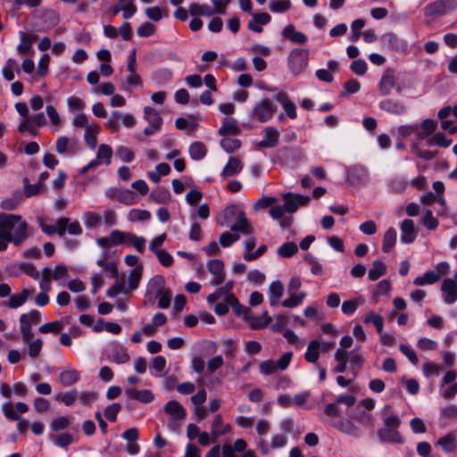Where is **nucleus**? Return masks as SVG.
<instances>
[{"mask_svg": "<svg viewBox=\"0 0 457 457\" xmlns=\"http://www.w3.org/2000/svg\"><path fill=\"white\" fill-rule=\"evenodd\" d=\"M309 52L305 49H293L288 55V66L295 74H300L308 66Z\"/></svg>", "mask_w": 457, "mask_h": 457, "instance_id": "obj_1", "label": "nucleus"}, {"mask_svg": "<svg viewBox=\"0 0 457 457\" xmlns=\"http://www.w3.org/2000/svg\"><path fill=\"white\" fill-rule=\"evenodd\" d=\"M456 8V0H436L425 7L424 13L428 17L441 16L454 11Z\"/></svg>", "mask_w": 457, "mask_h": 457, "instance_id": "obj_2", "label": "nucleus"}, {"mask_svg": "<svg viewBox=\"0 0 457 457\" xmlns=\"http://www.w3.org/2000/svg\"><path fill=\"white\" fill-rule=\"evenodd\" d=\"M276 112V106L270 99H263L257 103L253 109V119L260 121L266 122L270 120Z\"/></svg>", "mask_w": 457, "mask_h": 457, "instance_id": "obj_3", "label": "nucleus"}, {"mask_svg": "<svg viewBox=\"0 0 457 457\" xmlns=\"http://www.w3.org/2000/svg\"><path fill=\"white\" fill-rule=\"evenodd\" d=\"M7 234L3 235L2 237L11 240L15 245H21L29 237L28 235V223L25 220H21L16 223L13 228H6Z\"/></svg>", "mask_w": 457, "mask_h": 457, "instance_id": "obj_4", "label": "nucleus"}, {"mask_svg": "<svg viewBox=\"0 0 457 457\" xmlns=\"http://www.w3.org/2000/svg\"><path fill=\"white\" fill-rule=\"evenodd\" d=\"M21 220V215L4 213L0 217V252L7 248L8 243L11 240L2 237L3 235L7 234L6 228H13L18 221Z\"/></svg>", "mask_w": 457, "mask_h": 457, "instance_id": "obj_5", "label": "nucleus"}, {"mask_svg": "<svg viewBox=\"0 0 457 457\" xmlns=\"http://www.w3.org/2000/svg\"><path fill=\"white\" fill-rule=\"evenodd\" d=\"M29 411V405L25 403L19 402L13 404L12 402L4 403L2 405V411L4 417L9 420H20V414L26 413Z\"/></svg>", "mask_w": 457, "mask_h": 457, "instance_id": "obj_6", "label": "nucleus"}, {"mask_svg": "<svg viewBox=\"0 0 457 457\" xmlns=\"http://www.w3.org/2000/svg\"><path fill=\"white\" fill-rule=\"evenodd\" d=\"M207 270L213 276L212 279L210 281L212 286H220L225 281L226 274L224 271V263L221 260L214 259L209 261Z\"/></svg>", "mask_w": 457, "mask_h": 457, "instance_id": "obj_7", "label": "nucleus"}, {"mask_svg": "<svg viewBox=\"0 0 457 457\" xmlns=\"http://www.w3.org/2000/svg\"><path fill=\"white\" fill-rule=\"evenodd\" d=\"M285 202L284 208L287 212H295L299 206H304L311 201L310 196H304L302 195H295L293 193H287L283 195Z\"/></svg>", "mask_w": 457, "mask_h": 457, "instance_id": "obj_8", "label": "nucleus"}, {"mask_svg": "<svg viewBox=\"0 0 457 457\" xmlns=\"http://www.w3.org/2000/svg\"><path fill=\"white\" fill-rule=\"evenodd\" d=\"M106 357L109 361L117 364H124L129 361L130 355L121 345L113 344L106 350Z\"/></svg>", "mask_w": 457, "mask_h": 457, "instance_id": "obj_9", "label": "nucleus"}, {"mask_svg": "<svg viewBox=\"0 0 457 457\" xmlns=\"http://www.w3.org/2000/svg\"><path fill=\"white\" fill-rule=\"evenodd\" d=\"M125 395L129 399L137 400L142 403H149L154 399V395L149 389L125 388Z\"/></svg>", "mask_w": 457, "mask_h": 457, "instance_id": "obj_10", "label": "nucleus"}, {"mask_svg": "<svg viewBox=\"0 0 457 457\" xmlns=\"http://www.w3.org/2000/svg\"><path fill=\"white\" fill-rule=\"evenodd\" d=\"M378 436L382 442L403 444V438L396 428L383 427L378 430Z\"/></svg>", "mask_w": 457, "mask_h": 457, "instance_id": "obj_11", "label": "nucleus"}, {"mask_svg": "<svg viewBox=\"0 0 457 457\" xmlns=\"http://www.w3.org/2000/svg\"><path fill=\"white\" fill-rule=\"evenodd\" d=\"M444 294V301L452 304L457 301V283L452 278H445L441 286Z\"/></svg>", "mask_w": 457, "mask_h": 457, "instance_id": "obj_12", "label": "nucleus"}, {"mask_svg": "<svg viewBox=\"0 0 457 457\" xmlns=\"http://www.w3.org/2000/svg\"><path fill=\"white\" fill-rule=\"evenodd\" d=\"M230 230L232 232H240L244 235H251L253 233V228L245 217L244 212L237 213L236 222L231 225Z\"/></svg>", "mask_w": 457, "mask_h": 457, "instance_id": "obj_13", "label": "nucleus"}, {"mask_svg": "<svg viewBox=\"0 0 457 457\" xmlns=\"http://www.w3.org/2000/svg\"><path fill=\"white\" fill-rule=\"evenodd\" d=\"M395 82L396 79L394 71L386 70L382 75V78L378 84L380 95H389L391 90L395 87Z\"/></svg>", "mask_w": 457, "mask_h": 457, "instance_id": "obj_14", "label": "nucleus"}, {"mask_svg": "<svg viewBox=\"0 0 457 457\" xmlns=\"http://www.w3.org/2000/svg\"><path fill=\"white\" fill-rule=\"evenodd\" d=\"M164 411L175 420H183L187 416L185 408L176 400L169 401L164 406Z\"/></svg>", "mask_w": 457, "mask_h": 457, "instance_id": "obj_15", "label": "nucleus"}, {"mask_svg": "<svg viewBox=\"0 0 457 457\" xmlns=\"http://www.w3.org/2000/svg\"><path fill=\"white\" fill-rule=\"evenodd\" d=\"M379 108L386 112L401 115L406 112L403 103L395 99H385L379 103Z\"/></svg>", "mask_w": 457, "mask_h": 457, "instance_id": "obj_16", "label": "nucleus"}, {"mask_svg": "<svg viewBox=\"0 0 457 457\" xmlns=\"http://www.w3.org/2000/svg\"><path fill=\"white\" fill-rule=\"evenodd\" d=\"M416 238L414 221L410 219L403 220L401 223V241L404 244H411Z\"/></svg>", "mask_w": 457, "mask_h": 457, "instance_id": "obj_17", "label": "nucleus"}, {"mask_svg": "<svg viewBox=\"0 0 457 457\" xmlns=\"http://www.w3.org/2000/svg\"><path fill=\"white\" fill-rule=\"evenodd\" d=\"M263 140L259 144L260 147H275L278 144L279 132L273 127H267L262 131Z\"/></svg>", "mask_w": 457, "mask_h": 457, "instance_id": "obj_18", "label": "nucleus"}, {"mask_svg": "<svg viewBox=\"0 0 457 457\" xmlns=\"http://www.w3.org/2000/svg\"><path fill=\"white\" fill-rule=\"evenodd\" d=\"M68 223V218L62 217L57 220L55 225H46L44 223L40 224L42 231L47 235H53L57 233L60 237H62L66 232V227Z\"/></svg>", "mask_w": 457, "mask_h": 457, "instance_id": "obj_19", "label": "nucleus"}, {"mask_svg": "<svg viewBox=\"0 0 457 457\" xmlns=\"http://www.w3.org/2000/svg\"><path fill=\"white\" fill-rule=\"evenodd\" d=\"M278 103L283 105V108L287 113V115L290 119H295L297 116L296 106L295 104L289 99L288 95L286 92H279L274 97Z\"/></svg>", "mask_w": 457, "mask_h": 457, "instance_id": "obj_20", "label": "nucleus"}, {"mask_svg": "<svg viewBox=\"0 0 457 457\" xmlns=\"http://www.w3.org/2000/svg\"><path fill=\"white\" fill-rule=\"evenodd\" d=\"M240 133V129L237 120L231 117H226L222 120V125L219 129V134L223 137L236 136Z\"/></svg>", "mask_w": 457, "mask_h": 457, "instance_id": "obj_21", "label": "nucleus"}, {"mask_svg": "<svg viewBox=\"0 0 457 457\" xmlns=\"http://www.w3.org/2000/svg\"><path fill=\"white\" fill-rule=\"evenodd\" d=\"M245 320L249 322L250 327L253 329H260L267 327L271 322V317L264 312L262 316H255L250 312Z\"/></svg>", "mask_w": 457, "mask_h": 457, "instance_id": "obj_22", "label": "nucleus"}, {"mask_svg": "<svg viewBox=\"0 0 457 457\" xmlns=\"http://www.w3.org/2000/svg\"><path fill=\"white\" fill-rule=\"evenodd\" d=\"M284 294V285L281 281H273L269 287V301L271 306L278 305Z\"/></svg>", "mask_w": 457, "mask_h": 457, "instance_id": "obj_23", "label": "nucleus"}, {"mask_svg": "<svg viewBox=\"0 0 457 457\" xmlns=\"http://www.w3.org/2000/svg\"><path fill=\"white\" fill-rule=\"evenodd\" d=\"M243 165L240 160L237 157H229L227 164L223 168L220 176L223 179L232 177L238 174L242 170Z\"/></svg>", "mask_w": 457, "mask_h": 457, "instance_id": "obj_24", "label": "nucleus"}, {"mask_svg": "<svg viewBox=\"0 0 457 457\" xmlns=\"http://www.w3.org/2000/svg\"><path fill=\"white\" fill-rule=\"evenodd\" d=\"M330 424L332 427H334L340 432L353 436H357L358 434L357 427L352 421L345 418H341L338 420H333L330 422Z\"/></svg>", "mask_w": 457, "mask_h": 457, "instance_id": "obj_25", "label": "nucleus"}, {"mask_svg": "<svg viewBox=\"0 0 457 457\" xmlns=\"http://www.w3.org/2000/svg\"><path fill=\"white\" fill-rule=\"evenodd\" d=\"M80 373L75 369H69L60 373L59 382L63 386H71L79 381Z\"/></svg>", "mask_w": 457, "mask_h": 457, "instance_id": "obj_26", "label": "nucleus"}, {"mask_svg": "<svg viewBox=\"0 0 457 457\" xmlns=\"http://www.w3.org/2000/svg\"><path fill=\"white\" fill-rule=\"evenodd\" d=\"M75 142L71 141L68 137L62 136L57 138L55 150L59 154H65L75 152Z\"/></svg>", "mask_w": 457, "mask_h": 457, "instance_id": "obj_27", "label": "nucleus"}, {"mask_svg": "<svg viewBox=\"0 0 457 457\" xmlns=\"http://www.w3.org/2000/svg\"><path fill=\"white\" fill-rule=\"evenodd\" d=\"M36 39V35H23L21 38L20 45L17 46L18 53L23 55L30 54L32 51V45Z\"/></svg>", "mask_w": 457, "mask_h": 457, "instance_id": "obj_28", "label": "nucleus"}, {"mask_svg": "<svg viewBox=\"0 0 457 457\" xmlns=\"http://www.w3.org/2000/svg\"><path fill=\"white\" fill-rule=\"evenodd\" d=\"M144 118L150 123V125L154 126L155 129L162 128V119L155 109L149 106L145 107Z\"/></svg>", "mask_w": 457, "mask_h": 457, "instance_id": "obj_29", "label": "nucleus"}, {"mask_svg": "<svg viewBox=\"0 0 457 457\" xmlns=\"http://www.w3.org/2000/svg\"><path fill=\"white\" fill-rule=\"evenodd\" d=\"M189 12L193 17L198 16H212L215 14V10L207 4H199L193 3L189 5Z\"/></svg>", "mask_w": 457, "mask_h": 457, "instance_id": "obj_30", "label": "nucleus"}, {"mask_svg": "<svg viewBox=\"0 0 457 457\" xmlns=\"http://www.w3.org/2000/svg\"><path fill=\"white\" fill-rule=\"evenodd\" d=\"M320 344L317 340H312L307 346V351L304 353V359L306 361L315 363L319 360Z\"/></svg>", "mask_w": 457, "mask_h": 457, "instance_id": "obj_31", "label": "nucleus"}, {"mask_svg": "<svg viewBox=\"0 0 457 457\" xmlns=\"http://www.w3.org/2000/svg\"><path fill=\"white\" fill-rule=\"evenodd\" d=\"M441 277L434 270H428L422 276L417 277L413 284L416 286H424L428 284H434L440 280Z\"/></svg>", "mask_w": 457, "mask_h": 457, "instance_id": "obj_32", "label": "nucleus"}, {"mask_svg": "<svg viewBox=\"0 0 457 457\" xmlns=\"http://www.w3.org/2000/svg\"><path fill=\"white\" fill-rule=\"evenodd\" d=\"M31 292L27 288L23 289L21 294L12 295L6 305L12 309L21 306L27 301Z\"/></svg>", "mask_w": 457, "mask_h": 457, "instance_id": "obj_33", "label": "nucleus"}, {"mask_svg": "<svg viewBox=\"0 0 457 457\" xmlns=\"http://www.w3.org/2000/svg\"><path fill=\"white\" fill-rule=\"evenodd\" d=\"M421 131L418 133L419 139H425L434 133L437 128V124L435 120L426 119L422 120L420 124Z\"/></svg>", "mask_w": 457, "mask_h": 457, "instance_id": "obj_34", "label": "nucleus"}, {"mask_svg": "<svg viewBox=\"0 0 457 457\" xmlns=\"http://www.w3.org/2000/svg\"><path fill=\"white\" fill-rule=\"evenodd\" d=\"M386 272V266L381 261H374L372 268L368 272V277L371 281L378 279Z\"/></svg>", "mask_w": 457, "mask_h": 457, "instance_id": "obj_35", "label": "nucleus"}, {"mask_svg": "<svg viewBox=\"0 0 457 457\" xmlns=\"http://www.w3.org/2000/svg\"><path fill=\"white\" fill-rule=\"evenodd\" d=\"M14 71L20 73L18 62L14 59H8L2 71L4 78L8 81L12 80L15 78Z\"/></svg>", "mask_w": 457, "mask_h": 457, "instance_id": "obj_36", "label": "nucleus"}, {"mask_svg": "<svg viewBox=\"0 0 457 457\" xmlns=\"http://www.w3.org/2000/svg\"><path fill=\"white\" fill-rule=\"evenodd\" d=\"M112 157V149L109 145L106 144H101L98 146L96 158L102 162L106 165H109L111 163Z\"/></svg>", "mask_w": 457, "mask_h": 457, "instance_id": "obj_37", "label": "nucleus"}, {"mask_svg": "<svg viewBox=\"0 0 457 457\" xmlns=\"http://www.w3.org/2000/svg\"><path fill=\"white\" fill-rule=\"evenodd\" d=\"M396 242V231L394 228H388L383 238L382 251L388 253L395 245Z\"/></svg>", "mask_w": 457, "mask_h": 457, "instance_id": "obj_38", "label": "nucleus"}, {"mask_svg": "<svg viewBox=\"0 0 457 457\" xmlns=\"http://www.w3.org/2000/svg\"><path fill=\"white\" fill-rule=\"evenodd\" d=\"M49 438L59 447L66 448L73 442V436L70 433H62L59 435H49Z\"/></svg>", "mask_w": 457, "mask_h": 457, "instance_id": "obj_39", "label": "nucleus"}, {"mask_svg": "<svg viewBox=\"0 0 457 457\" xmlns=\"http://www.w3.org/2000/svg\"><path fill=\"white\" fill-rule=\"evenodd\" d=\"M150 198L156 204H166L170 199V193L165 187H158L151 193Z\"/></svg>", "mask_w": 457, "mask_h": 457, "instance_id": "obj_40", "label": "nucleus"}, {"mask_svg": "<svg viewBox=\"0 0 457 457\" xmlns=\"http://www.w3.org/2000/svg\"><path fill=\"white\" fill-rule=\"evenodd\" d=\"M363 321L365 323H372L376 328L378 334H382L383 332V318L380 314H378L374 312H369L366 313Z\"/></svg>", "mask_w": 457, "mask_h": 457, "instance_id": "obj_41", "label": "nucleus"}, {"mask_svg": "<svg viewBox=\"0 0 457 457\" xmlns=\"http://www.w3.org/2000/svg\"><path fill=\"white\" fill-rule=\"evenodd\" d=\"M229 426H224L222 417L220 414L215 415L212 423V434L214 436H219L227 433Z\"/></svg>", "mask_w": 457, "mask_h": 457, "instance_id": "obj_42", "label": "nucleus"}, {"mask_svg": "<svg viewBox=\"0 0 457 457\" xmlns=\"http://www.w3.org/2000/svg\"><path fill=\"white\" fill-rule=\"evenodd\" d=\"M115 196L119 202L126 205H131L137 202L136 193L129 189L119 191Z\"/></svg>", "mask_w": 457, "mask_h": 457, "instance_id": "obj_43", "label": "nucleus"}, {"mask_svg": "<svg viewBox=\"0 0 457 457\" xmlns=\"http://www.w3.org/2000/svg\"><path fill=\"white\" fill-rule=\"evenodd\" d=\"M335 359L337 361V365L335 367V372L342 373L346 369L348 361V353L345 350L338 349L335 353Z\"/></svg>", "mask_w": 457, "mask_h": 457, "instance_id": "obj_44", "label": "nucleus"}, {"mask_svg": "<svg viewBox=\"0 0 457 457\" xmlns=\"http://www.w3.org/2000/svg\"><path fill=\"white\" fill-rule=\"evenodd\" d=\"M207 153L205 145L201 142H195L189 147V154L194 160L203 159Z\"/></svg>", "mask_w": 457, "mask_h": 457, "instance_id": "obj_45", "label": "nucleus"}, {"mask_svg": "<svg viewBox=\"0 0 457 457\" xmlns=\"http://www.w3.org/2000/svg\"><path fill=\"white\" fill-rule=\"evenodd\" d=\"M437 444L443 448V450L446 453H452L456 448V439L453 435H446L438 439Z\"/></svg>", "mask_w": 457, "mask_h": 457, "instance_id": "obj_46", "label": "nucleus"}, {"mask_svg": "<svg viewBox=\"0 0 457 457\" xmlns=\"http://www.w3.org/2000/svg\"><path fill=\"white\" fill-rule=\"evenodd\" d=\"M298 251L296 244L294 242H287L280 245L278 249V254L283 258H290Z\"/></svg>", "mask_w": 457, "mask_h": 457, "instance_id": "obj_47", "label": "nucleus"}, {"mask_svg": "<svg viewBox=\"0 0 457 457\" xmlns=\"http://www.w3.org/2000/svg\"><path fill=\"white\" fill-rule=\"evenodd\" d=\"M151 218V213L147 210L132 209L128 213V219L131 222L144 221Z\"/></svg>", "mask_w": 457, "mask_h": 457, "instance_id": "obj_48", "label": "nucleus"}, {"mask_svg": "<svg viewBox=\"0 0 457 457\" xmlns=\"http://www.w3.org/2000/svg\"><path fill=\"white\" fill-rule=\"evenodd\" d=\"M364 25L365 21L362 19H357L352 22L351 35L349 37V39L352 42H357L359 40L360 37L362 35V32L361 30L364 27Z\"/></svg>", "mask_w": 457, "mask_h": 457, "instance_id": "obj_49", "label": "nucleus"}, {"mask_svg": "<svg viewBox=\"0 0 457 457\" xmlns=\"http://www.w3.org/2000/svg\"><path fill=\"white\" fill-rule=\"evenodd\" d=\"M41 321V313L37 310H32L29 313L21 314L20 317V323H29L31 327L34 324H38Z\"/></svg>", "mask_w": 457, "mask_h": 457, "instance_id": "obj_50", "label": "nucleus"}, {"mask_svg": "<svg viewBox=\"0 0 457 457\" xmlns=\"http://www.w3.org/2000/svg\"><path fill=\"white\" fill-rule=\"evenodd\" d=\"M226 301L234 308L237 314H244L245 318L251 312L249 308L241 305L235 295H228Z\"/></svg>", "mask_w": 457, "mask_h": 457, "instance_id": "obj_51", "label": "nucleus"}, {"mask_svg": "<svg viewBox=\"0 0 457 457\" xmlns=\"http://www.w3.org/2000/svg\"><path fill=\"white\" fill-rule=\"evenodd\" d=\"M142 270L143 267L142 265H139L138 267H136L129 274V287L130 289L135 290L137 288L139 281L142 277Z\"/></svg>", "mask_w": 457, "mask_h": 457, "instance_id": "obj_52", "label": "nucleus"}, {"mask_svg": "<svg viewBox=\"0 0 457 457\" xmlns=\"http://www.w3.org/2000/svg\"><path fill=\"white\" fill-rule=\"evenodd\" d=\"M290 296L282 302V305L286 308H294L298 306L303 298L306 296L304 292L296 295L295 293H289Z\"/></svg>", "mask_w": 457, "mask_h": 457, "instance_id": "obj_53", "label": "nucleus"}, {"mask_svg": "<svg viewBox=\"0 0 457 457\" xmlns=\"http://www.w3.org/2000/svg\"><path fill=\"white\" fill-rule=\"evenodd\" d=\"M269 7L273 12H285L291 8V2L290 0L270 1Z\"/></svg>", "mask_w": 457, "mask_h": 457, "instance_id": "obj_54", "label": "nucleus"}, {"mask_svg": "<svg viewBox=\"0 0 457 457\" xmlns=\"http://www.w3.org/2000/svg\"><path fill=\"white\" fill-rule=\"evenodd\" d=\"M63 328V322L62 320H57V321H54V322H49V323H46L44 325H42L40 328H39V332L40 333H59L62 330Z\"/></svg>", "mask_w": 457, "mask_h": 457, "instance_id": "obj_55", "label": "nucleus"}, {"mask_svg": "<svg viewBox=\"0 0 457 457\" xmlns=\"http://www.w3.org/2000/svg\"><path fill=\"white\" fill-rule=\"evenodd\" d=\"M79 393L76 389H72L64 394L56 395V400L62 402L66 406H71L78 399Z\"/></svg>", "mask_w": 457, "mask_h": 457, "instance_id": "obj_56", "label": "nucleus"}, {"mask_svg": "<svg viewBox=\"0 0 457 457\" xmlns=\"http://www.w3.org/2000/svg\"><path fill=\"white\" fill-rule=\"evenodd\" d=\"M451 143L452 140L447 139L443 133H437L428 140V144L429 145H438L442 147H447L451 145Z\"/></svg>", "mask_w": 457, "mask_h": 457, "instance_id": "obj_57", "label": "nucleus"}, {"mask_svg": "<svg viewBox=\"0 0 457 457\" xmlns=\"http://www.w3.org/2000/svg\"><path fill=\"white\" fill-rule=\"evenodd\" d=\"M220 145L227 153H233L241 146V142L236 138L224 137Z\"/></svg>", "mask_w": 457, "mask_h": 457, "instance_id": "obj_58", "label": "nucleus"}, {"mask_svg": "<svg viewBox=\"0 0 457 457\" xmlns=\"http://www.w3.org/2000/svg\"><path fill=\"white\" fill-rule=\"evenodd\" d=\"M71 423V420L66 416L58 417L52 420L50 428L53 431L57 432L65 429Z\"/></svg>", "mask_w": 457, "mask_h": 457, "instance_id": "obj_59", "label": "nucleus"}, {"mask_svg": "<svg viewBox=\"0 0 457 457\" xmlns=\"http://www.w3.org/2000/svg\"><path fill=\"white\" fill-rule=\"evenodd\" d=\"M278 370L276 362L271 360L262 361L259 364V370L263 375H271Z\"/></svg>", "mask_w": 457, "mask_h": 457, "instance_id": "obj_60", "label": "nucleus"}, {"mask_svg": "<svg viewBox=\"0 0 457 457\" xmlns=\"http://www.w3.org/2000/svg\"><path fill=\"white\" fill-rule=\"evenodd\" d=\"M116 155L122 161V162H130L133 161L134 157H135V154L134 153L132 152V150H130L129 147L127 146H123V145H120L117 148L116 150Z\"/></svg>", "mask_w": 457, "mask_h": 457, "instance_id": "obj_61", "label": "nucleus"}, {"mask_svg": "<svg viewBox=\"0 0 457 457\" xmlns=\"http://www.w3.org/2000/svg\"><path fill=\"white\" fill-rule=\"evenodd\" d=\"M120 410L121 405L120 403H112L105 408L104 416L109 421L114 422Z\"/></svg>", "mask_w": 457, "mask_h": 457, "instance_id": "obj_62", "label": "nucleus"}, {"mask_svg": "<svg viewBox=\"0 0 457 457\" xmlns=\"http://www.w3.org/2000/svg\"><path fill=\"white\" fill-rule=\"evenodd\" d=\"M20 270L25 274L32 278L33 279H38L40 277L39 271L37 270L34 264L22 262L20 264Z\"/></svg>", "mask_w": 457, "mask_h": 457, "instance_id": "obj_63", "label": "nucleus"}, {"mask_svg": "<svg viewBox=\"0 0 457 457\" xmlns=\"http://www.w3.org/2000/svg\"><path fill=\"white\" fill-rule=\"evenodd\" d=\"M154 253L162 266L170 267L173 263V257L166 250L161 249Z\"/></svg>", "mask_w": 457, "mask_h": 457, "instance_id": "obj_64", "label": "nucleus"}]
</instances>
